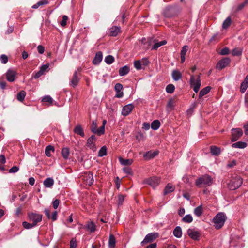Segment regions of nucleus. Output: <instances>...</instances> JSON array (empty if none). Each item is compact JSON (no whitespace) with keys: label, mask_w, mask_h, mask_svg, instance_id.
Returning a JSON list of instances; mask_svg holds the SVG:
<instances>
[{"label":"nucleus","mask_w":248,"mask_h":248,"mask_svg":"<svg viewBox=\"0 0 248 248\" xmlns=\"http://www.w3.org/2000/svg\"><path fill=\"white\" fill-rule=\"evenodd\" d=\"M52 98L48 95L45 96L42 99V101L45 103H47L48 105H51L52 103Z\"/></svg>","instance_id":"c03bdc74"},{"label":"nucleus","mask_w":248,"mask_h":248,"mask_svg":"<svg viewBox=\"0 0 248 248\" xmlns=\"http://www.w3.org/2000/svg\"><path fill=\"white\" fill-rule=\"evenodd\" d=\"M241 54L242 50L238 48H234L232 51V55L233 56H239L241 55Z\"/></svg>","instance_id":"603ef678"},{"label":"nucleus","mask_w":248,"mask_h":248,"mask_svg":"<svg viewBox=\"0 0 248 248\" xmlns=\"http://www.w3.org/2000/svg\"><path fill=\"white\" fill-rule=\"evenodd\" d=\"M28 220L36 226L37 224L40 222L42 219V215L40 214L34 213H29L28 214Z\"/></svg>","instance_id":"39448f33"},{"label":"nucleus","mask_w":248,"mask_h":248,"mask_svg":"<svg viewBox=\"0 0 248 248\" xmlns=\"http://www.w3.org/2000/svg\"><path fill=\"white\" fill-rule=\"evenodd\" d=\"M158 152L157 151H150L144 154L143 155V157L145 159L149 160L155 157L158 155Z\"/></svg>","instance_id":"a211bd4d"},{"label":"nucleus","mask_w":248,"mask_h":248,"mask_svg":"<svg viewBox=\"0 0 248 248\" xmlns=\"http://www.w3.org/2000/svg\"><path fill=\"white\" fill-rule=\"evenodd\" d=\"M120 31V27L113 26L109 29V35L111 36H116Z\"/></svg>","instance_id":"6ab92c4d"},{"label":"nucleus","mask_w":248,"mask_h":248,"mask_svg":"<svg viewBox=\"0 0 248 248\" xmlns=\"http://www.w3.org/2000/svg\"><path fill=\"white\" fill-rule=\"evenodd\" d=\"M124 195H119L118 196V204L119 205H121L122 204L123 202L124 201Z\"/></svg>","instance_id":"680f3d73"},{"label":"nucleus","mask_w":248,"mask_h":248,"mask_svg":"<svg viewBox=\"0 0 248 248\" xmlns=\"http://www.w3.org/2000/svg\"><path fill=\"white\" fill-rule=\"evenodd\" d=\"M77 247V243L76 240L72 239L70 241V248H76Z\"/></svg>","instance_id":"774afa93"},{"label":"nucleus","mask_w":248,"mask_h":248,"mask_svg":"<svg viewBox=\"0 0 248 248\" xmlns=\"http://www.w3.org/2000/svg\"><path fill=\"white\" fill-rule=\"evenodd\" d=\"M173 233L177 238H180L182 235V231L180 227H176L173 230Z\"/></svg>","instance_id":"7c9ffc66"},{"label":"nucleus","mask_w":248,"mask_h":248,"mask_svg":"<svg viewBox=\"0 0 248 248\" xmlns=\"http://www.w3.org/2000/svg\"><path fill=\"white\" fill-rule=\"evenodd\" d=\"M43 184L46 187L50 188L54 185V180L51 178H47L44 181Z\"/></svg>","instance_id":"393cba45"},{"label":"nucleus","mask_w":248,"mask_h":248,"mask_svg":"<svg viewBox=\"0 0 248 248\" xmlns=\"http://www.w3.org/2000/svg\"><path fill=\"white\" fill-rule=\"evenodd\" d=\"M247 146V144L245 142L238 141L232 144V148L244 149Z\"/></svg>","instance_id":"4be33fe9"},{"label":"nucleus","mask_w":248,"mask_h":248,"mask_svg":"<svg viewBox=\"0 0 248 248\" xmlns=\"http://www.w3.org/2000/svg\"><path fill=\"white\" fill-rule=\"evenodd\" d=\"M172 76L175 81H178L182 78V74L178 70H173L172 73Z\"/></svg>","instance_id":"c756f323"},{"label":"nucleus","mask_w":248,"mask_h":248,"mask_svg":"<svg viewBox=\"0 0 248 248\" xmlns=\"http://www.w3.org/2000/svg\"><path fill=\"white\" fill-rule=\"evenodd\" d=\"M212 183V178L210 176L207 174L198 178L195 181V185L199 187L210 186Z\"/></svg>","instance_id":"f03ea898"},{"label":"nucleus","mask_w":248,"mask_h":248,"mask_svg":"<svg viewBox=\"0 0 248 248\" xmlns=\"http://www.w3.org/2000/svg\"><path fill=\"white\" fill-rule=\"evenodd\" d=\"M248 87V74L245 77L243 81L240 85V91L243 93L245 92Z\"/></svg>","instance_id":"f3484780"},{"label":"nucleus","mask_w":248,"mask_h":248,"mask_svg":"<svg viewBox=\"0 0 248 248\" xmlns=\"http://www.w3.org/2000/svg\"><path fill=\"white\" fill-rule=\"evenodd\" d=\"M129 72V68L125 65L120 68L119 73L120 76H123L128 73Z\"/></svg>","instance_id":"cd10ccee"},{"label":"nucleus","mask_w":248,"mask_h":248,"mask_svg":"<svg viewBox=\"0 0 248 248\" xmlns=\"http://www.w3.org/2000/svg\"><path fill=\"white\" fill-rule=\"evenodd\" d=\"M116 240L114 236L112 234L109 235L108 240V246L110 248H114L115 247Z\"/></svg>","instance_id":"c85d7f7f"},{"label":"nucleus","mask_w":248,"mask_h":248,"mask_svg":"<svg viewBox=\"0 0 248 248\" xmlns=\"http://www.w3.org/2000/svg\"><path fill=\"white\" fill-rule=\"evenodd\" d=\"M107 154V148L104 146L101 148L98 152V156L102 157Z\"/></svg>","instance_id":"37998d69"},{"label":"nucleus","mask_w":248,"mask_h":248,"mask_svg":"<svg viewBox=\"0 0 248 248\" xmlns=\"http://www.w3.org/2000/svg\"><path fill=\"white\" fill-rule=\"evenodd\" d=\"M96 127H97V124H96V122H95L94 121H93L92 122V125L91 127V130L92 131V132H93V133H96Z\"/></svg>","instance_id":"3c124183"},{"label":"nucleus","mask_w":248,"mask_h":248,"mask_svg":"<svg viewBox=\"0 0 248 248\" xmlns=\"http://www.w3.org/2000/svg\"><path fill=\"white\" fill-rule=\"evenodd\" d=\"M19 170V168L17 167V166H14L13 167H12L9 170V172L10 173H15V172H16L18 171Z\"/></svg>","instance_id":"e2e57ef3"},{"label":"nucleus","mask_w":248,"mask_h":248,"mask_svg":"<svg viewBox=\"0 0 248 248\" xmlns=\"http://www.w3.org/2000/svg\"><path fill=\"white\" fill-rule=\"evenodd\" d=\"M49 67V64H44L40 68V70L44 74Z\"/></svg>","instance_id":"052dcab7"},{"label":"nucleus","mask_w":248,"mask_h":248,"mask_svg":"<svg viewBox=\"0 0 248 248\" xmlns=\"http://www.w3.org/2000/svg\"><path fill=\"white\" fill-rule=\"evenodd\" d=\"M159 236L157 232H151L146 235L143 240L141 242V245H144L148 243L152 242Z\"/></svg>","instance_id":"423d86ee"},{"label":"nucleus","mask_w":248,"mask_h":248,"mask_svg":"<svg viewBox=\"0 0 248 248\" xmlns=\"http://www.w3.org/2000/svg\"><path fill=\"white\" fill-rule=\"evenodd\" d=\"M182 221L185 223H189L192 222L193 217L190 214L186 215L183 218Z\"/></svg>","instance_id":"a19ab883"},{"label":"nucleus","mask_w":248,"mask_h":248,"mask_svg":"<svg viewBox=\"0 0 248 248\" xmlns=\"http://www.w3.org/2000/svg\"><path fill=\"white\" fill-rule=\"evenodd\" d=\"M96 140V139L95 136L94 135H93L88 139L87 141V146L93 152L96 151L97 149L95 146Z\"/></svg>","instance_id":"0eeeda50"},{"label":"nucleus","mask_w":248,"mask_h":248,"mask_svg":"<svg viewBox=\"0 0 248 248\" xmlns=\"http://www.w3.org/2000/svg\"><path fill=\"white\" fill-rule=\"evenodd\" d=\"M232 131L231 140L232 142L237 140L243 135V131L240 128L232 129Z\"/></svg>","instance_id":"6e6552de"},{"label":"nucleus","mask_w":248,"mask_h":248,"mask_svg":"<svg viewBox=\"0 0 248 248\" xmlns=\"http://www.w3.org/2000/svg\"><path fill=\"white\" fill-rule=\"evenodd\" d=\"M62 155L64 159H67L69 155V150L67 148H64L62 150Z\"/></svg>","instance_id":"ea45409f"},{"label":"nucleus","mask_w":248,"mask_h":248,"mask_svg":"<svg viewBox=\"0 0 248 248\" xmlns=\"http://www.w3.org/2000/svg\"><path fill=\"white\" fill-rule=\"evenodd\" d=\"M145 182L153 187L155 188L159 185L160 183V179L156 177H152L146 179L145 180Z\"/></svg>","instance_id":"f8f14e48"},{"label":"nucleus","mask_w":248,"mask_h":248,"mask_svg":"<svg viewBox=\"0 0 248 248\" xmlns=\"http://www.w3.org/2000/svg\"><path fill=\"white\" fill-rule=\"evenodd\" d=\"M134 65L137 70H140L141 69V62L140 60L135 61L134 62Z\"/></svg>","instance_id":"09e8293b"},{"label":"nucleus","mask_w":248,"mask_h":248,"mask_svg":"<svg viewBox=\"0 0 248 248\" xmlns=\"http://www.w3.org/2000/svg\"><path fill=\"white\" fill-rule=\"evenodd\" d=\"M82 179L85 183L89 186L92 185L94 182L93 174L90 172L85 173L83 175Z\"/></svg>","instance_id":"1a4fd4ad"},{"label":"nucleus","mask_w":248,"mask_h":248,"mask_svg":"<svg viewBox=\"0 0 248 248\" xmlns=\"http://www.w3.org/2000/svg\"><path fill=\"white\" fill-rule=\"evenodd\" d=\"M231 19L230 17H228L223 22L222 24V28L225 29L228 28L231 25Z\"/></svg>","instance_id":"79ce46f5"},{"label":"nucleus","mask_w":248,"mask_h":248,"mask_svg":"<svg viewBox=\"0 0 248 248\" xmlns=\"http://www.w3.org/2000/svg\"><path fill=\"white\" fill-rule=\"evenodd\" d=\"M74 132L75 133H76V134H77L78 135H79L82 137H84V136H85L84 133V131H83V129H82V127L80 125H77L75 127V128L74 129Z\"/></svg>","instance_id":"bb28decb"},{"label":"nucleus","mask_w":248,"mask_h":248,"mask_svg":"<svg viewBox=\"0 0 248 248\" xmlns=\"http://www.w3.org/2000/svg\"><path fill=\"white\" fill-rule=\"evenodd\" d=\"M37 50L40 54H43L45 51L44 47L42 45H39L37 46Z\"/></svg>","instance_id":"338daca9"},{"label":"nucleus","mask_w":248,"mask_h":248,"mask_svg":"<svg viewBox=\"0 0 248 248\" xmlns=\"http://www.w3.org/2000/svg\"><path fill=\"white\" fill-rule=\"evenodd\" d=\"M167 44V41L166 40H163L162 41L155 43L154 46L152 48V50H157V48L163 45H165Z\"/></svg>","instance_id":"72a5a7b5"},{"label":"nucleus","mask_w":248,"mask_h":248,"mask_svg":"<svg viewBox=\"0 0 248 248\" xmlns=\"http://www.w3.org/2000/svg\"><path fill=\"white\" fill-rule=\"evenodd\" d=\"M190 84L195 93H198L201 86L200 75L196 78L194 75H191L190 78Z\"/></svg>","instance_id":"20e7f679"},{"label":"nucleus","mask_w":248,"mask_h":248,"mask_svg":"<svg viewBox=\"0 0 248 248\" xmlns=\"http://www.w3.org/2000/svg\"><path fill=\"white\" fill-rule=\"evenodd\" d=\"M134 108V106L132 104L125 105L123 108L122 114L124 116H127L130 114Z\"/></svg>","instance_id":"4468645a"},{"label":"nucleus","mask_w":248,"mask_h":248,"mask_svg":"<svg viewBox=\"0 0 248 248\" xmlns=\"http://www.w3.org/2000/svg\"><path fill=\"white\" fill-rule=\"evenodd\" d=\"M22 214V208L21 207H18L15 212V216L17 217H20Z\"/></svg>","instance_id":"864d4df0"},{"label":"nucleus","mask_w":248,"mask_h":248,"mask_svg":"<svg viewBox=\"0 0 248 248\" xmlns=\"http://www.w3.org/2000/svg\"><path fill=\"white\" fill-rule=\"evenodd\" d=\"M48 3V1L47 0H42L38 1L37 3L33 5L32 6V8L33 9H37L39 8L41 6H43L44 5H46Z\"/></svg>","instance_id":"473e14b6"},{"label":"nucleus","mask_w":248,"mask_h":248,"mask_svg":"<svg viewBox=\"0 0 248 248\" xmlns=\"http://www.w3.org/2000/svg\"><path fill=\"white\" fill-rule=\"evenodd\" d=\"M175 105V102L174 99L170 98L169 100L167 105V110L170 111L174 109Z\"/></svg>","instance_id":"b1692460"},{"label":"nucleus","mask_w":248,"mask_h":248,"mask_svg":"<svg viewBox=\"0 0 248 248\" xmlns=\"http://www.w3.org/2000/svg\"><path fill=\"white\" fill-rule=\"evenodd\" d=\"M59 204H60V201L59 200H58V199L55 200L53 202V208L55 209H57L58 207Z\"/></svg>","instance_id":"0e129e2a"},{"label":"nucleus","mask_w":248,"mask_h":248,"mask_svg":"<svg viewBox=\"0 0 248 248\" xmlns=\"http://www.w3.org/2000/svg\"><path fill=\"white\" fill-rule=\"evenodd\" d=\"M123 89V86L120 83H117L115 85V90L116 92V97L118 98H121L123 96L124 93L122 91Z\"/></svg>","instance_id":"dca6fc26"},{"label":"nucleus","mask_w":248,"mask_h":248,"mask_svg":"<svg viewBox=\"0 0 248 248\" xmlns=\"http://www.w3.org/2000/svg\"><path fill=\"white\" fill-rule=\"evenodd\" d=\"M175 90V87L173 84H170L167 86L166 88V92L169 93H172Z\"/></svg>","instance_id":"49530a36"},{"label":"nucleus","mask_w":248,"mask_h":248,"mask_svg":"<svg viewBox=\"0 0 248 248\" xmlns=\"http://www.w3.org/2000/svg\"><path fill=\"white\" fill-rule=\"evenodd\" d=\"M86 228L91 232H93L95 231L96 225L93 221H88L86 225Z\"/></svg>","instance_id":"5701e85b"},{"label":"nucleus","mask_w":248,"mask_h":248,"mask_svg":"<svg viewBox=\"0 0 248 248\" xmlns=\"http://www.w3.org/2000/svg\"><path fill=\"white\" fill-rule=\"evenodd\" d=\"M203 212V209L202 205L199 206L194 209V213L198 217L201 216Z\"/></svg>","instance_id":"58836bf2"},{"label":"nucleus","mask_w":248,"mask_h":248,"mask_svg":"<svg viewBox=\"0 0 248 248\" xmlns=\"http://www.w3.org/2000/svg\"><path fill=\"white\" fill-rule=\"evenodd\" d=\"M175 188L174 186L171 184H168L164 189V194L167 195L168 193L173 192L175 190Z\"/></svg>","instance_id":"aec40b11"},{"label":"nucleus","mask_w":248,"mask_h":248,"mask_svg":"<svg viewBox=\"0 0 248 248\" xmlns=\"http://www.w3.org/2000/svg\"><path fill=\"white\" fill-rule=\"evenodd\" d=\"M136 138L137 140L140 141L143 139L144 134L142 133L139 132L137 133V135L136 136Z\"/></svg>","instance_id":"bf43d9fd"},{"label":"nucleus","mask_w":248,"mask_h":248,"mask_svg":"<svg viewBox=\"0 0 248 248\" xmlns=\"http://www.w3.org/2000/svg\"><path fill=\"white\" fill-rule=\"evenodd\" d=\"M26 93L24 91H21L17 94V99L19 101H23L25 98Z\"/></svg>","instance_id":"e433bc0d"},{"label":"nucleus","mask_w":248,"mask_h":248,"mask_svg":"<svg viewBox=\"0 0 248 248\" xmlns=\"http://www.w3.org/2000/svg\"><path fill=\"white\" fill-rule=\"evenodd\" d=\"M22 225L25 229H30L35 227L32 223H30L27 221H24L22 222Z\"/></svg>","instance_id":"de8ad7c7"},{"label":"nucleus","mask_w":248,"mask_h":248,"mask_svg":"<svg viewBox=\"0 0 248 248\" xmlns=\"http://www.w3.org/2000/svg\"><path fill=\"white\" fill-rule=\"evenodd\" d=\"M210 151L211 154L214 155H218L221 153L220 148L215 146H210Z\"/></svg>","instance_id":"a878e982"},{"label":"nucleus","mask_w":248,"mask_h":248,"mask_svg":"<svg viewBox=\"0 0 248 248\" xmlns=\"http://www.w3.org/2000/svg\"><path fill=\"white\" fill-rule=\"evenodd\" d=\"M229 49L228 47H226L221 49V50L219 52V54L221 55H225L228 54L229 53Z\"/></svg>","instance_id":"6e6d98bb"},{"label":"nucleus","mask_w":248,"mask_h":248,"mask_svg":"<svg viewBox=\"0 0 248 248\" xmlns=\"http://www.w3.org/2000/svg\"><path fill=\"white\" fill-rule=\"evenodd\" d=\"M105 132V127L104 125H102L100 127H99L98 129H96V133L98 135H102Z\"/></svg>","instance_id":"4d7b16f0"},{"label":"nucleus","mask_w":248,"mask_h":248,"mask_svg":"<svg viewBox=\"0 0 248 248\" xmlns=\"http://www.w3.org/2000/svg\"><path fill=\"white\" fill-rule=\"evenodd\" d=\"M188 48V46L186 45H185L183 46L182 49L181 51V55L182 56H186V53L187 51Z\"/></svg>","instance_id":"5fc2aeb1"},{"label":"nucleus","mask_w":248,"mask_h":248,"mask_svg":"<svg viewBox=\"0 0 248 248\" xmlns=\"http://www.w3.org/2000/svg\"><path fill=\"white\" fill-rule=\"evenodd\" d=\"M16 74L15 70L9 69L5 74L6 78L8 81L13 82L15 80Z\"/></svg>","instance_id":"9b49d317"},{"label":"nucleus","mask_w":248,"mask_h":248,"mask_svg":"<svg viewBox=\"0 0 248 248\" xmlns=\"http://www.w3.org/2000/svg\"><path fill=\"white\" fill-rule=\"evenodd\" d=\"M242 184V180L240 177L236 176L233 177L228 183V188L232 190L238 188Z\"/></svg>","instance_id":"7ed1b4c3"},{"label":"nucleus","mask_w":248,"mask_h":248,"mask_svg":"<svg viewBox=\"0 0 248 248\" xmlns=\"http://www.w3.org/2000/svg\"><path fill=\"white\" fill-rule=\"evenodd\" d=\"M188 236L193 240H198L200 237V233L194 229H189L187 230Z\"/></svg>","instance_id":"ddd939ff"},{"label":"nucleus","mask_w":248,"mask_h":248,"mask_svg":"<svg viewBox=\"0 0 248 248\" xmlns=\"http://www.w3.org/2000/svg\"><path fill=\"white\" fill-rule=\"evenodd\" d=\"M68 17L67 16L64 15L62 16V20L60 22V25L62 27H65L66 25Z\"/></svg>","instance_id":"8fccbe9b"},{"label":"nucleus","mask_w":248,"mask_h":248,"mask_svg":"<svg viewBox=\"0 0 248 248\" xmlns=\"http://www.w3.org/2000/svg\"><path fill=\"white\" fill-rule=\"evenodd\" d=\"M123 171L126 174H132V170L128 167H125L123 169Z\"/></svg>","instance_id":"69168bd1"},{"label":"nucleus","mask_w":248,"mask_h":248,"mask_svg":"<svg viewBox=\"0 0 248 248\" xmlns=\"http://www.w3.org/2000/svg\"><path fill=\"white\" fill-rule=\"evenodd\" d=\"M102 60V53L101 52H98L96 53L95 57L93 61L94 64H99Z\"/></svg>","instance_id":"412c9836"},{"label":"nucleus","mask_w":248,"mask_h":248,"mask_svg":"<svg viewBox=\"0 0 248 248\" xmlns=\"http://www.w3.org/2000/svg\"><path fill=\"white\" fill-rule=\"evenodd\" d=\"M114 61V57L111 55H108L105 58V62L108 64H110L113 62Z\"/></svg>","instance_id":"a18cd8bd"},{"label":"nucleus","mask_w":248,"mask_h":248,"mask_svg":"<svg viewBox=\"0 0 248 248\" xmlns=\"http://www.w3.org/2000/svg\"><path fill=\"white\" fill-rule=\"evenodd\" d=\"M8 61V57L4 54L1 55V62L3 64H6Z\"/></svg>","instance_id":"13d9d810"},{"label":"nucleus","mask_w":248,"mask_h":248,"mask_svg":"<svg viewBox=\"0 0 248 248\" xmlns=\"http://www.w3.org/2000/svg\"><path fill=\"white\" fill-rule=\"evenodd\" d=\"M54 152V148L52 146L48 145L47 146L45 149V154L46 156L48 157H50L51 155V152Z\"/></svg>","instance_id":"f704fd0d"},{"label":"nucleus","mask_w":248,"mask_h":248,"mask_svg":"<svg viewBox=\"0 0 248 248\" xmlns=\"http://www.w3.org/2000/svg\"><path fill=\"white\" fill-rule=\"evenodd\" d=\"M231 60L229 58H225L220 60L216 65V68L221 70L226 67L230 62Z\"/></svg>","instance_id":"9d476101"},{"label":"nucleus","mask_w":248,"mask_h":248,"mask_svg":"<svg viewBox=\"0 0 248 248\" xmlns=\"http://www.w3.org/2000/svg\"><path fill=\"white\" fill-rule=\"evenodd\" d=\"M79 78L78 76V71H75L74 73L73 76L70 81V85L72 86L73 87L75 88L76 87L79 82Z\"/></svg>","instance_id":"2eb2a0df"},{"label":"nucleus","mask_w":248,"mask_h":248,"mask_svg":"<svg viewBox=\"0 0 248 248\" xmlns=\"http://www.w3.org/2000/svg\"><path fill=\"white\" fill-rule=\"evenodd\" d=\"M160 123L157 120L154 121L151 124V128L153 130L158 129L159 128V127H160Z\"/></svg>","instance_id":"4c0bfd02"},{"label":"nucleus","mask_w":248,"mask_h":248,"mask_svg":"<svg viewBox=\"0 0 248 248\" xmlns=\"http://www.w3.org/2000/svg\"><path fill=\"white\" fill-rule=\"evenodd\" d=\"M211 87L210 86H207L202 89L199 93V97H202L204 95L207 94L210 91Z\"/></svg>","instance_id":"2f4dec72"},{"label":"nucleus","mask_w":248,"mask_h":248,"mask_svg":"<svg viewBox=\"0 0 248 248\" xmlns=\"http://www.w3.org/2000/svg\"><path fill=\"white\" fill-rule=\"evenodd\" d=\"M119 161L122 165H130L132 164L133 160L131 159H124L122 158H119Z\"/></svg>","instance_id":"c9c22d12"},{"label":"nucleus","mask_w":248,"mask_h":248,"mask_svg":"<svg viewBox=\"0 0 248 248\" xmlns=\"http://www.w3.org/2000/svg\"><path fill=\"white\" fill-rule=\"evenodd\" d=\"M227 217L225 214L222 212L217 214L213 219L214 226L217 229H219L222 227L226 220Z\"/></svg>","instance_id":"f257e3e1"}]
</instances>
